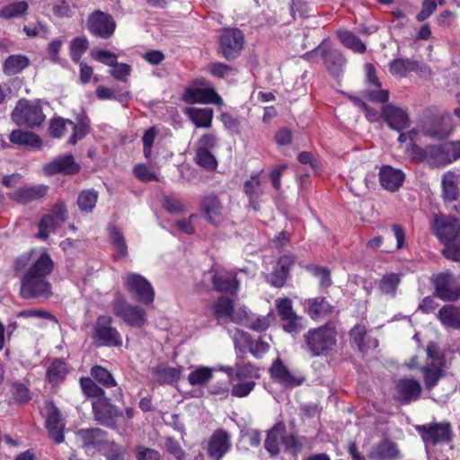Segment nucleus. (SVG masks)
<instances>
[{
    "label": "nucleus",
    "instance_id": "obj_64",
    "mask_svg": "<svg viewBox=\"0 0 460 460\" xmlns=\"http://www.w3.org/2000/svg\"><path fill=\"white\" fill-rule=\"evenodd\" d=\"M113 69L111 71V75L114 79L127 82L128 76L130 75L131 67L129 65L125 63H118L114 65Z\"/></svg>",
    "mask_w": 460,
    "mask_h": 460
},
{
    "label": "nucleus",
    "instance_id": "obj_11",
    "mask_svg": "<svg viewBox=\"0 0 460 460\" xmlns=\"http://www.w3.org/2000/svg\"><path fill=\"white\" fill-rule=\"evenodd\" d=\"M424 443L436 445L451 439V426L449 423H434L416 427Z\"/></svg>",
    "mask_w": 460,
    "mask_h": 460
},
{
    "label": "nucleus",
    "instance_id": "obj_27",
    "mask_svg": "<svg viewBox=\"0 0 460 460\" xmlns=\"http://www.w3.org/2000/svg\"><path fill=\"white\" fill-rule=\"evenodd\" d=\"M286 427L283 423L275 424L268 432L264 447L270 456H275L280 452V444L283 443Z\"/></svg>",
    "mask_w": 460,
    "mask_h": 460
},
{
    "label": "nucleus",
    "instance_id": "obj_58",
    "mask_svg": "<svg viewBox=\"0 0 460 460\" xmlns=\"http://www.w3.org/2000/svg\"><path fill=\"white\" fill-rule=\"evenodd\" d=\"M165 448L174 460H186V453L176 439L168 438L165 441Z\"/></svg>",
    "mask_w": 460,
    "mask_h": 460
},
{
    "label": "nucleus",
    "instance_id": "obj_56",
    "mask_svg": "<svg viewBox=\"0 0 460 460\" xmlns=\"http://www.w3.org/2000/svg\"><path fill=\"white\" fill-rule=\"evenodd\" d=\"M442 253L447 259L455 261H460V236H457L452 241L447 242L442 250Z\"/></svg>",
    "mask_w": 460,
    "mask_h": 460
},
{
    "label": "nucleus",
    "instance_id": "obj_9",
    "mask_svg": "<svg viewBox=\"0 0 460 460\" xmlns=\"http://www.w3.org/2000/svg\"><path fill=\"white\" fill-rule=\"evenodd\" d=\"M244 43L243 33L238 29H226L219 39V53L227 59L235 58Z\"/></svg>",
    "mask_w": 460,
    "mask_h": 460
},
{
    "label": "nucleus",
    "instance_id": "obj_22",
    "mask_svg": "<svg viewBox=\"0 0 460 460\" xmlns=\"http://www.w3.org/2000/svg\"><path fill=\"white\" fill-rule=\"evenodd\" d=\"M201 209L206 219L214 226H218L224 220L223 206L217 195L208 194L201 200Z\"/></svg>",
    "mask_w": 460,
    "mask_h": 460
},
{
    "label": "nucleus",
    "instance_id": "obj_44",
    "mask_svg": "<svg viewBox=\"0 0 460 460\" xmlns=\"http://www.w3.org/2000/svg\"><path fill=\"white\" fill-rule=\"evenodd\" d=\"M258 378H260L259 369L251 363L236 364L234 380L249 381Z\"/></svg>",
    "mask_w": 460,
    "mask_h": 460
},
{
    "label": "nucleus",
    "instance_id": "obj_25",
    "mask_svg": "<svg viewBox=\"0 0 460 460\" xmlns=\"http://www.w3.org/2000/svg\"><path fill=\"white\" fill-rule=\"evenodd\" d=\"M453 275L448 272L438 274L435 279L436 294L439 298L445 301H455L459 294L454 288Z\"/></svg>",
    "mask_w": 460,
    "mask_h": 460
},
{
    "label": "nucleus",
    "instance_id": "obj_31",
    "mask_svg": "<svg viewBox=\"0 0 460 460\" xmlns=\"http://www.w3.org/2000/svg\"><path fill=\"white\" fill-rule=\"evenodd\" d=\"M243 191L249 198L250 205L254 210H258V199L264 193V183L259 175H252L244 181Z\"/></svg>",
    "mask_w": 460,
    "mask_h": 460
},
{
    "label": "nucleus",
    "instance_id": "obj_60",
    "mask_svg": "<svg viewBox=\"0 0 460 460\" xmlns=\"http://www.w3.org/2000/svg\"><path fill=\"white\" fill-rule=\"evenodd\" d=\"M157 130L155 128H148L143 136V153L146 158H150L152 155V146L157 137Z\"/></svg>",
    "mask_w": 460,
    "mask_h": 460
},
{
    "label": "nucleus",
    "instance_id": "obj_29",
    "mask_svg": "<svg viewBox=\"0 0 460 460\" xmlns=\"http://www.w3.org/2000/svg\"><path fill=\"white\" fill-rule=\"evenodd\" d=\"M185 100L192 103L222 104L221 97L211 88L188 89L185 93Z\"/></svg>",
    "mask_w": 460,
    "mask_h": 460
},
{
    "label": "nucleus",
    "instance_id": "obj_12",
    "mask_svg": "<svg viewBox=\"0 0 460 460\" xmlns=\"http://www.w3.org/2000/svg\"><path fill=\"white\" fill-rule=\"evenodd\" d=\"M443 150V144L429 146L426 148H421L415 144L411 146V154L415 159L434 167L448 164V158Z\"/></svg>",
    "mask_w": 460,
    "mask_h": 460
},
{
    "label": "nucleus",
    "instance_id": "obj_37",
    "mask_svg": "<svg viewBox=\"0 0 460 460\" xmlns=\"http://www.w3.org/2000/svg\"><path fill=\"white\" fill-rule=\"evenodd\" d=\"M185 113L197 128H209L211 126L213 119L211 109L187 108Z\"/></svg>",
    "mask_w": 460,
    "mask_h": 460
},
{
    "label": "nucleus",
    "instance_id": "obj_35",
    "mask_svg": "<svg viewBox=\"0 0 460 460\" xmlns=\"http://www.w3.org/2000/svg\"><path fill=\"white\" fill-rule=\"evenodd\" d=\"M30 63L29 58L25 55H11L5 59L3 71L7 75H14L28 67Z\"/></svg>",
    "mask_w": 460,
    "mask_h": 460
},
{
    "label": "nucleus",
    "instance_id": "obj_45",
    "mask_svg": "<svg viewBox=\"0 0 460 460\" xmlns=\"http://www.w3.org/2000/svg\"><path fill=\"white\" fill-rule=\"evenodd\" d=\"M109 236L111 243L117 250L118 257H125L128 254V246L122 233L115 226L109 228Z\"/></svg>",
    "mask_w": 460,
    "mask_h": 460
},
{
    "label": "nucleus",
    "instance_id": "obj_28",
    "mask_svg": "<svg viewBox=\"0 0 460 460\" xmlns=\"http://www.w3.org/2000/svg\"><path fill=\"white\" fill-rule=\"evenodd\" d=\"M212 283L217 291L231 294L235 293L239 287L235 274L228 271H217L214 273L212 276Z\"/></svg>",
    "mask_w": 460,
    "mask_h": 460
},
{
    "label": "nucleus",
    "instance_id": "obj_1",
    "mask_svg": "<svg viewBox=\"0 0 460 460\" xmlns=\"http://www.w3.org/2000/svg\"><path fill=\"white\" fill-rule=\"evenodd\" d=\"M54 267L48 252H40L32 261L22 280L21 295L24 298L49 297L51 285L47 280Z\"/></svg>",
    "mask_w": 460,
    "mask_h": 460
},
{
    "label": "nucleus",
    "instance_id": "obj_33",
    "mask_svg": "<svg viewBox=\"0 0 460 460\" xmlns=\"http://www.w3.org/2000/svg\"><path fill=\"white\" fill-rule=\"evenodd\" d=\"M425 385L428 390L435 387L441 377L445 376V362L438 361V364H427L422 367Z\"/></svg>",
    "mask_w": 460,
    "mask_h": 460
},
{
    "label": "nucleus",
    "instance_id": "obj_57",
    "mask_svg": "<svg viewBox=\"0 0 460 460\" xmlns=\"http://www.w3.org/2000/svg\"><path fill=\"white\" fill-rule=\"evenodd\" d=\"M134 454L137 460H160L161 458L157 450L143 445L137 446Z\"/></svg>",
    "mask_w": 460,
    "mask_h": 460
},
{
    "label": "nucleus",
    "instance_id": "obj_32",
    "mask_svg": "<svg viewBox=\"0 0 460 460\" xmlns=\"http://www.w3.org/2000/svg\"><path fill=\"white\" fill-rule=\"evenodd\" d=\"M9 140L14 145L34 148H39L42 145V141L38 135L22 129L13 130L9 136Z\"/></svg>",
    "mask_w": 460,
    "mask_h": 460
},
{
    "label": "nucleus",
    "instance_id": "obj_14",
    "mask_svg": "<svg viewBox=\"0 0 460 460\" xmlns=\"http://www.w3.org/2000/svg\"><path fill=\"white\" fill-rule=\"evenodd\" d=\"M381 116L388 127L396 131H402L410 126V119L405 109L393 103L383 106Z\"/></svg>",
    "mask_w": 460,
    "mask_h": 460
},
{
    "label": "nucleus",
    "instance_id": "obj_23",
    "mask_svg": "<svg viewBox=\"0 0 460 460\" xmlns=\"http://www.w3.org/2000/svg\"><path fill=\"white\" fill-rule=\"evenodd\" d=\"M390 73L394 75L405 76L408 72H419L430 75L429 66L410 58H396L390 63Z\"/></svg>",
    "mask_w": 460,
    "mask_h": 460
},
{
    "label": "nucleus",
    "instance_id": "obj_3",
    "mask_svg": "<svg viewBox=\"0 0 460 460\" xmlns=\"http://www.w3.org/2000/svg\"><path fill=\"white\" fill-rule=\"evenodd\" d=\"M88 128L89 119L87 117L78 118L76 123L70 119L55 118L51 119L49 130L53 137H61L66 132L72 131L68 143L75 145L78 140H81L86 136Z\"/></svg>",
    "mask_w": 460,
    "mask_h": 460
},
{
    "label": "nucleus",
    "instance_id": "obj_61",
    "mask_svg": "<svg viewBox=\"0 0 460 460\" xmlns=\"http://www.w3.org/2000/svg\"><path fill=\"white\" fill-rule=\"evenodd\" d=\"M159 383H172L179 378V370L173 367H158L156 369Z\"/></svg>",
    "mask_w": 460,
    "mask_h": 460
},
{
    "label": "nucleus",
    "instance_id": "obj_49",
    "mask_svg": "<svg viewBox=\"0 0 460 460\" xmlns=\"http://www.w3.org/2000/svg\"><path fill=\"white\" fill-rule=\"evenodd\" d=\"M233 308V300L221 296L214 305V314L217 318H228L230 320Z\"/></svg>",
    "mask_w": 460,
    "mask_h": 460
},
{
    "label": "nucleus",
    "instance_id": "obj_6",
    "mask_svg": "<svg viewBox=\"0 0 460 460\" xmlns=\"http://www.w3.org/2000/svg\"><path fill=\"white\" fill-rule=\"evenodd\" d=\"M125 283L135 300L146 305L153 303L155 290L146 278L137 273H128L125 278Z\"/></svg>",
    "mask_w": 460,
    "mask_h": 460
},
{
    "label": "nucleus",
    "instance_id": "obj_54",
    "mask_svg": "<svg viewBox=\"0 0 460 460\" xmlns=\"http://www.w3.org/2000/svg\"><path fill=\"white\" fill-rule=\"evenodd\" d=\"M58 224L55 221L54 217L45 215L39 223V233L37 237L46 239L55 231Z\"/></svg>",
    "mask_w": 460,
    "mask_h": 460
},
{
    "label": "nucleus",
    "instance_id": "obj_48",
    "mask_svg": "<svg viewBox=\"0 0 460 460\" xmlns=\"http://www.w3.org/2000/svg\"><path fill=\"white\" fill-rule=\"evenodd\" d=\"M400 281V277L397 274H387L380 279L378 288L382 293L394 296Z\"/></svg>",
    "mask_w": 460,
    "mask_h": 460
},
{
    "label": "nucleus",
    "instance_id": "obj_53",
    "mask_svg": "<svg viewBox=\"0 0 460 460\" xmlns=\"http://www.w3.org/2000/svg\"><path fill=\"white\" fill-rule=\"evenodd\" d=\"M47 376L50 383L58 384L66 376V366L61 361L53 362L47 371Z\"/></svg>",
    "mask_w": 460,
    "mask_h": 460
},
{
    "label": "nucleus",
    "instance_id": "obj_43",
    "mask_svg": "<svg viewBox=\"0 0 460 460\" xmlns=\"http://www.w3.org/2000/svg\"><path fill=\"white\" fill-rule=\"evenodd\" d=\"M28 9L27 2H13L0 9V17L4 19L21 17L27 13Z\"/></svg>",
    "mask_w": 460,
    "mask_h": 460
},
{
    "label": "nucleus",
    "instance_id": "obj_46",
    "mask_svg": "<svg viewBox=\"0 0 460 460\" xmlns=\"http://www.w3.org/2000/svg\"><path fill=\"white\" fill-rule=\"evenodd\" d=\"M195 162L207 171H214L217 167V161L210 151L196 149Z\"/></svg>",
    "mask_w": 460,
    "mask_h": 460
},
{
    "label": "nucleus",
    "instance_id": "obj_38",
    "mask_svg": "<svg viewBox=\"0 0 460 460\" xmlns=\"http://www.w3.org/2000/svg\"><path fill=\"white\" fill-rule=\"evenodd\" d=\"M443 198L448 201L456 200L459 196L457 176L447 172L442 178Z\"/></svg>",
    "mask_w": 460,
    "mask_h": 460
},
{
    "label": "nucleus",
    "instance_id": "obj_4",
    "mask_svg": "<svg viewBox=\"0 0 460 460\" xmlns=\"http://www.w3.org/2000/svg\"><path fill=\"white\" fill-rule=\"evenodd\" d=\"M12 119L19 126L35 128L45 120V115L38 102L20 100L12 112Z\"/></svg>",
    "mask_w": 460,
    "mask_h": 460
},
{
    "label": "nucleus",
    "instance_id": "obj_36",
    "mask_svg": "<svg viewBox=\"0 0 460 460\" xmlns=\"http://www.w3.org/2000/svg\"><path fill=\"white\" fill-rule=\"evenodd\" d=\"M438 318L443 325L452 329H460V308L448 305L438 313Z\"/></svg>",
    "mask_w": 460,
    "mask_h": 460
},
{
    "label": "nucleus",
    "instance_id": "obj_24",
    "mask_svg": "<svg viewBox=\"0 0 460 460\" xmlns=\"http://www.w3.org/2000/svg\"><path fill=\"white\" fill-rule=\"evenodd\" d=\"M404 181V173L400 170L390 165H384L379 171V181L381 186L389 190L395 191Z\"/></svg>",
    "mask_w": 460,
    "mask_h": 460
},
{
    "label": "nucleus",
    "instance_id": "obj_39",
    "mask_svg": "<svg viewBox=\"0 0 460 460\" xmlns=\"http://www.w3.org/2000/svg\"><path fill=\"white\" fill-rule=\"evenodd\" d=\"M337 36L341 44L357 53H364L367 49L365 43H363L358 37L347 30L337 31Z\"/></svg>",
    "mask_w": 460,
    "mask_h": 460
},
{
    "label": "nucleus",
    "instance_id": "obj_8",
    "mask_svg": "<svg viewBox=\"0 0 460 460\" xmlns=\"http://www.w3.org/2000/svg\"><path fill=\"white\" fill-rule=\"evenodd\" d=\"M94 339L100 345L120 347L122 338L118 330L112 326L110 316H99L94 327Z\"/></svg>",
    "mask_w": 460,
    "mask_h": 460
},
{
    "label": "nucleus",
    "instance_id": "obj_50",
    "mask_svg": "<svg viewBox=\"0 0 460 460\" xmlns=\"http://www.w3.org/2000/svg\"><path fill=\"white\" fill-rule=\"evenodd\" d=\"M91 375L93 378L106 387L116 386L117 383L111 374L105 368L95 366L92 368Z\"/></svg>",
    "mask_w": 460,
    "mask_h": 460
},
{
    "label": "nucleus",
    "instance_id": "obj_20",
    "mask_svg": "<svg viewBox=\"0 0 460 460\" xmlns=\"http://www.w3.org/2000/svg\"><path fill=\"white\" fill-rule=\"evenodd\" d=\"M270 376L286 387H295L300 385L305 378L296 376L283 364L280 358H277L270 367Z\"/></svg>",
    "mask_w": 460,
    "mask_h": 460
},
{
    "label": "nucleus",
    "instance_id": "obj_2",
    "mask_svg": "<svg viewBox=\"0 0 460 460\" xmlns=\"http://www.w3.org/2000/svg\"><path fill=\"white\" fill-rule=\"evenodd\" d=\"M302 348L311 357H318L331 350L336 342V331L334 328L323 325L318 328L310 329L304 336Z\"/></svg>",
    "mask_w": 460,
    "mask_h": 460
},
{
    "label": "nucleus",
    "instance_id": "obj_17",
    "mask_svg": "<svg viewBox=\"0 0 460 460\" xmlns=\"http://www.w3.org/2000/svg\"><path fill=\"white\" fill-rule=\"evenodd\" d=\"M46 175L58 173L75 174L80 171V165L75 161L72 155L58 156L43 166Z\"/></svg>",
    "mask_w": 460,
    "mask_h": 460
},
{
    "label": "nucleus",
    "instance_id": "obj_16",
    "mask_svg": "<svg viewBox=\"0 0 460 460\" xmlns=\"http://www.w3.org/2000/svg\"><path fill=\"white\" fill-rule=\"evenodd\" d=\"M276 307L281 320L285 322L284 330L290 333H297L301 329L300 318L293 310L292 301L288 297L279 298L276 301Z\"/></svg>",
    "mask_w": 460,
    "mask_h": 460
},
{
    "label": "nucleus",
    "instance_id": "obj_41",
    "mask_svg": "<svg viewBox=\"0 0 460 460\" xmlns=\"http://www.w3.org/2000/svg\"><path fill=\"white\" fill-rule=\"evenodd\" d=\"M98 201V192L94 190H84L77 198L79 209L84 213H90L93 210Z\"/></svg>",
    "mask_w": 460,
    "mask_h": 460
},
{
    "label": "nucleus",
    "instance_id": "obj_34",
    "mask_svg": "<svg viewBox=\"0 0 460 460\" xmlns=\"http://www.w3.org/2000/svg\"><path fill=\"white\" fill-rule=\"evenodd\" d=\"M323 58L329 72L334 75H340L346 59L341 53L336 49H324Z\"/></svg>",
    "mask_w": 460,
    "mask_h": 460
},
{
    "label": "nucleus",
    "instance_id": "obj_42",
    "mask_svg": "<svg viewBox=\"0 0 460 460\" xmlns=\"http://www.w3.org/2000/svg\"><path fill=\"white\" fill-rule=\"evenodd\" d=\"M308 314L312 319H318L332 313V306L324 298L308 300Z\"/></svg>",
    "mask_w": 460,
    "mask_h": 460
},
{
    "label": "nucleus",
    "instance_id": "obj_47",
    "mask_svg": "<svg viewBox=\"0 0 460 460\" xmlns=\"http://www.w3.org/2000/svg\"><path fill=\"white\" fill-rule=\"evenodd\" d=\"M96 96L100 100H118L120 102H126L130 98L128 92L119 93L115 88H107L102 85L96 88Z\"/></svg>",
    "mask_w": 460,
    "mask_h": 460
},
{
    "label": "nucleus",
    "instance_id": "obj_59",
    "mask_svg": "<svg viewBox=\"0 0 460 460\" xmlns=\"http://www.w3.org/2000/svg\"><path fill=\"white\" fill-rule=\"evenodd\" d=\"M255 381H242L241 383L233 385L231 394L234 397L242 398L245 397L254 389Z\"/></svg>",
    "mask_w": 460,
    "mask_h": 460
},
{
    "label": "nucleus",
    "instance_id": "obj_40",
    "mask_svg": "<svg viewBox=\"0 0 460 460\" xmlns=\"http://www.w3.org/2000/svg\"><path fill=\"white\" fill-rule=\"evenodd\" d=\"M214 367H197L188 376V381L191 385L203 386L207 385L213 377Z\"/></svg>",
    "mask_w": 460,
    "mask_h": 460
},
{
    "label": "nucleus",
    "instance_id": "obj_15",
    "mask_svg": "<svg viewBox=\"0 0 460 460\" xmlns=\"http://www.w3.org/2000/svg\"><path fill=\"white\" fill-rule=\"evenodd\" d=\"M75 435L86 451L101 450L109 444L106 433L101 429H83Z\"/></svg>",
    "mask_w": 460,
    "mask_h": 460
},
{
    "label": "nucleus",
    "instance_id": "obj_52",
    "mask_svg": "<svg viewBox=\"0 0 460 460\" xmlns=\"http://www.w3.org/2000/svg\"><path fill=\"white\" fill-rule=\"evenodd\" d=\"M74 7L71 0H56L52 5V12L58 18L70 17Z\"/></svg>",
    "mask_w": 460,
    "mask_h": 460
},
{
    "label": "nucleus",
    "instance_id": "obj_26",
    "mask_svg": "<svg viewBox=\"0 0 460 460\" xmlns=\"http://www.w3.org/2000/svg\"><path fill=\"white\" fill-rule=\"evenodd\" d=\"M47 190L48 187L45 185L27 186L12 193L10 198L18 203L27 204L44 197Z\"/></svg>",
    "mask_w": 460,
    "mask_h": 460
},
{
    "label": "nucleus",
    "instance_id": "obj_63",
    "mask_svg": "<svg viewBox=\"0 0 460 460\" xmlns=\"http://www.w3.org/2000/svg\"><path fill=\"white\" fill-rule=\"evenodd\" d=\"M135 176L144 182L157 181L155 173L152 172L148 166L144 164H137L133 169Z\"/></svg>",
    "mask_w": 460,
    "mask_h": 460
},
{
    "label": "nucleus",
    "instance_id": "obj_18",
    "mask_svg": "<svg viewBox=\"0 0 460 460\" xmlns=\"http://www.w3.org/2000/svg\"><path fill=\"white\" fill-rule=\"evenodd\" d=\"M422 386L413 378H402L396 383V399L403 403H409L420 397Z\"/></svg>",
    "mask_w": 460,
    "mask_h": 460
},
{
    "label": "nucleus",
    "instance_id": "obj_10",
    "mask_svg": "<svg viewBox=\"0 0 460 460\" xmlns=\"http://www.w3.org/2000/svg\"><path fill=\"white\" fill-rule=\"evenodd\" d=\"M44 411L46 414V428L49 437L56 443L63 442L65 438L63 431L66 423L61 418L60 411L52 402L45 403Z\"/></svg>",
    "mask_w": 460,
    "mask_h": 460
},
{
    "label": "nucleus",
    "instance_id": "obj_7",
    "mask_svg": "<svg viewBox=\"0 0 460 460\" xmlns=\"http://www.w3.org/2000/svg\"><path fill=\"white\" fill-rule=\"evenodd\" d=\"M87 29L92 35L107 40L114 34L116 22L110 13L98 10L89 15Z\"/></svg>",
    "mask_w": 460,
    "mask_h": 460
},
{
    "label": "nucleus",
    "instance_id": "obj_30",
    "mask_svg": "<svg viewBox=\"0 0 460 460\" xmlns=\"http://www.w3.org/2000/svg\"><path fill=\"white\" fill-rule=\"evenodd\" d=\"M368 457L374 460H395L400 457V450L395 443L386 439L373 447Z\"/></svg>",
    "mask_w": 460,
    "mask_h": 460
},
{
    "label": "nucleus",
    "instance_id": "obj_5",
    "mask_svg": "<svg viewBox=\"0 0 460 460\" xmlns=\"http://www.w3.org/2000/svg\"><path fill=\"white\" fill-rule=\"evenodd\" d=\"M431 230L439 241L446 243L459 236L460 222L452 216L441 213L433 216Z\"/></svg>",
    "mask_w": 460,
    "mask_h": 460
},
{
    "label": "nucleus",
    "instance_id": "obj_19",
    "mask_svg": "<svg viewBox=\"0 0 460 460\" xmlns=\"http://www.w3.org/2000/svg\"><path fill=\"white\" fill-rule=\"evenodd\" d=\"M231 447L230 435L224 429L216 430L209 438L208 454L216 460L221 459Z\"/></svg>",
    "mask_w": 460,
    "mask_h": 460
},
{
    "label": "nucleus",
    "instance_id": "obj_55",
    "mask_svg": "<svg viewBox=\"0 0 460 460\" xmlns=\"http://www.w3.org/2000/svg\"><path fill=\"white\" fill-rule=\"evenodd\" d=\"M89 47L88 40L85 37H77L73 40L71 44V58L75 62H78L82 55Z\"/></svg>",
    "mask_w": 460,
    "mask_h": 460
},
{
    "label": "nucleus",
    "instance_id": "obj_13",
    "mask_svg": "<svg viewBox=\"0 0 460 460\" xmlns=\"http://www.w3.org/2000/svg\"><path fill=\"white\" fill-rule=\"evenodd\" d=\"M114 314L126 323L137 328L143 326L146 321V313L143 308L122 301L114 305Z\"/></svg>",
    "mask_w": 460,
    "mask_h": 460
},
{
    "label": "nucleus",
    "instance_id": "obj_21",
    "mask_svg": "<svg viewBox=\"0 0 460 460\" xmlns=\"http://www.w3.org/2000/svg\"><path fill=\"white\" fill-rule=\"evenodd\" d=\"M93 410L95 420L106 426H112L115 418L119 415V411L109 402L107 397L94 400L93 402Z\"/></svg>",
    "mask_w": 460,
    "mask_h": 460
},
{
    "label": "nucleus",
    "instance_id": "obj_62",
    "mask_svg": "<svg viewBox=\"0 0 460 460\" xmlns=\"http://www.w3.org/2000/svg\"><path fill=\"white\" fill-rule=\"evenodd\" d=\"M282 445L285 450L293 456L300 453L303 447V443L298 438L292 435H288L287 432L285 433Z\"/></svg>",
    "mask_w": 460,
    "mask_h": 460
},
{
    "label": "nucleus",
    "instance_id": "obj_51",
    "mask_svg": "<svg viewBox=\"0 0 460 460\" xmlns=\"http://www.w3.org/2000/svg\"><path fill=\"white\" fill-rule=\"evenodd\" d=\"M80 385L87 396L94 397L95 400L106 397L104 391L89 377L81 378Z\"/></svg>",
    "mask_w": 460,
    "mask_h": 460
}]
</instances>
